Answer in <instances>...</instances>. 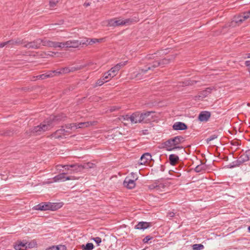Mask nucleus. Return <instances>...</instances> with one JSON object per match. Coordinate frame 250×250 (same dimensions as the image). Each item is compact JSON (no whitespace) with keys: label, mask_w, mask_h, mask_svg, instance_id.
<instances>
[{"label":"nucleus","mask_w":250,"mask_h":250,"mask_svg":"<svg viewBox=\"0 0 250 250\" xmlns=\"http://www.w3.org/2000/svg\"><path fill=\"white\" fill-rule=\"evenodd\" d=\"M60 119L59 116H50L49 118L43 121L40 125L35 126L33 128L27 130L25 133L28 137L31 135L36 136L40 135L44 132L50 130L53 126L54 123Z\"/></svg>","instance_id":"nucleus-1"},{"label":"nucleus","mask_w":250,"mask_h":250,"mask_svg":"<svg viewBox=\"0 0 250 250\" xmlns=\"http://www.w3.org/2000/svg\"><path fill=\"white\" fill-rule=\"evenodd\" d=\"M184 141V137L181 136H177L164 142L163 144V147L168 151H173L175 149H182L183 147L179 146V145Z\"/></svg>","instance_id":"nucleus-2"},{"label":"nucleus","mask_w":250,"mask_h":250,"mask_svg":"<svg viewBox=\"0 0 250 250\" xmlns=\"http://www.w3.org/2000/svg\"><path fill=\"white\" fill-rule=\"evenodd\" d=\"M131 20L130 19L123 20L122 19H113L108 21V24L111 26H119L121 25H127L131 23Z\"/></svg>","instance_id":"nucleus-3"},{"label":"nucleus","mask_w":250,"mask_h":250,"mask_svg":"<svg viewBox=\"0 0 250 250\" xmlns=\"http://www.w3.org/2000/svg\"><path fill=\"white\" fill-rule=\"evenodd\" d=\"M160 66V63L159 61L153 62L151 65L146 66L145 69H141L139 70V72L135 75V77L138 79H141L142 76L146 74L147 72L149 70H153L154 68Z\"/></svg>","instance_id":"nucleus-4"},{"label":"nucleus","mask_w":250,"mask_h":250,"mask_svg":"<svg viewBox=\"0 0 250 250\" xmlns=\"http://www.w3.org/2000/svg\"><path fill=\"white\" fill-rule=\"evenodd\" d=\"M250 18V10L244 12L241 14L234 17L233 21L238 25L241 24L243 21Z\"/></svg>","instance_id":"nucleus-5"},{"label":"nucleus","mask_w":250,"mask_h":250,"mask_svg":"<svg viewBox=\"0 0 250 250\" xmlns=\"http://www.w3.org/2000/svg\"><path fill=\"white\" fill-rule=\"evenodd\" d=\"M64 126H62V128L57 130L56 132L51 135L52 138L59 139L62 138V136H65L70 134L71 132L69 130H65L63 128Z\"/></svg>","instance_id":"nucleus-6"},{"label":"nucleus","mask_w":250,"mask_h":250,"mask_svg":"<svg viewBox=\"0 0 250 250\" xmlns=\"http://www.w3.org/2000/svg\"><path fill=\"white\" fill-rule=\"evenodd\" d=\"M155 112L153 111L141 112L143 124H146L151 122L153 118V114Z\"/></svg>","instance_id":"nucleus-7"},{"label":"nucleus","mask_w":250,"mask_h":250,"mask_svg":"<svg viewBox=\"0 0 250 250\" xmlns=\"http://www.w3.org/2000/svg\"><path fill=\"white\" fill-rule=\"evenodd\" d=\"M42 39H37L33 42H29L24 45V47L27 48L38 49L42 45Z\"/></svg>","instance_id":"nucleus-8"},{"label":"nucleus","mask_w":250,"mask_h":250,"mask_svg":"<svg viewBox=\"0 0 250 250\" xmlns=\"http://www.w3.org/2000/svg\"><path fill=\"white\" fill-rule=\"evenodd\" d=\"M66 173H60L54 177V181L55 182L59 181H65L66 180H73L76 179V178L73 176H65Z\"/></svg>","instance_id":"nucleus-9"},{"label":"nucleus","mask_w":250,"mask_h":250,"mask_svg":"<svg viewBox=\"0 0 250 250\" xmlns=\"http://www.w3.org/2000/svg\"><path fill=\"white\" fill-rule=\"evenodd\" d=\"M131 124H143L142 120L141 112L140 111L135 112L132 114Z\"/></svg>","instance_id":"nucleus-10"},{"label":"nucleus","mask_w":250,"mask_h":250,"mask_svg":"<svg viewBox=\"0 0 250 250\" xmlns=\"http://www.w3.org/2000/svg\"><path fill=\"white\" fill-rule=\"evenodd\" d=\"M134 180H132L130 176H127L124 181V186L128 189H132L135 188L136 184Z\"/></svg>","instance_id":"nucleus-11"},{"label":"nucleus","mask_w":250,"mask_h":250,"mask_svg":"<svg viewBox=\"0 0 250 250\" xmlns=\"http://www.w3.org/2000/svg\"><path fill=\"white\" fill-rule=\"evenodd\" d=\"M213 87H208L206 89L203 90L201 92H200L198 96L196 97L198 98V99H202L206 97H207L210 93H211L212 90L214 89Z\"/></svg>","instance_id":"nucleus-12"},{"label":"nucleus","mask_w":250,"mask_h":250,"mask_svg":"<svg viewBox=\"0 0 250 250\" xmlns=\"http://www.w3.org/2000/svg\"><path fill=\"white\" fill-rule=\"evenodd\" d=\"M82 43L83 44V43H82V42H80L78 40H69L66 42H65V44L66 45V47H72V48H76L78 47Z\"/></svg>","instance_id":"nucleus-13"},{"label":"nucleus","mask_w":250,"mask_h":250,"mask_svg":"<svg viewBox=\"0 0 250 250\" xmlns=\"http://www.w3.org/2000/svg\"><path fill=\"white\" fill-rule=\"evenodd\" d=\"M151 155L149 153H145L142 155L141 158L140 159V165H145L149 161L152 160Z\"/></svg>","instance_id":"nucleus-14"},{"label":"nucleus","mask_w":250,"mask_h":250,"mask_svg":"<svg viewBox=\"0 0 250 250\" xmlns=\"http://www.w3.org/2000/svg\"><path fill=\"white\" fill-rule=\"evenodd\" d=\"M57 169H60V167H64L65 168V169L66 170H70V168H73L74 169L73 170H71V172L70 173H72V171H73V172H79V167H78V165L77 164H75V165H58L57 166Z\"/></svg>","instance_id":"nucleus-15"},{"label":"nucleus","mask_w":250,"mask_h":250,"mask_svg":"<svg viewBox=\"0 0 250 250\" xmlns=\"http://www.w3.org/2000/svg\"><path fill=\"white\" fill-rule=\"evenodd\" d=\"M151 227V223L146 222H140L135 226V229L144 230Z\"/></svg>","instance_id":"nucleus-16"},{"label":"nucleus","mask_w":250,"mask_h":250,"mask_svg":"<svg viewBox=\"0 0 250 250\" xmlns=\"http://www.w3.org/2000/svg\"><path fill=\"white\" fill-rule=\"evenodd\" d=\"M33 209L38 210H49V202H42L33 207Z\"/></svg>","instance_id":"nucleus-17"},{"label":"nucleus","mask_w":250,"mask_h":250,"mask_svg":"<svg viewBox=\"0 0 250 250\" xmlns=\"http://www.w3.org/2000/svg\"><path fill=\"white\" fill-rule=\"evenodd\" d=\"M7 45L9 47H13L15 46L19 45L20 44H22L24 43L23 40H21L20 39H16V40H11L8 41H7Z\"/></svg>","instance_id":"nucleus-18"},{"label":"nucleus","mask_w":250,"mask_h":250,"mask_svg":"<svg viewBox=\"0 0 250 250\" xmlns=\"http://www.w3.org/2000/svg\"><path fill=\"white\" fill-rule=\"evenodd\" d=\"M172 127L173 129L175 130H183L187 129V125L184 123L178 122L174 124Z\"/></svg>","instance_id":"nucleus-19"},{"label":"nucleus","mask_w":250,"mask_h":250,"mask_svg":"<svg viewBox=\"0 0 250 250\" xmlns=\"http://www.w3.org/2000/svg\"><path fill=\"white\" fill-rule=\"evenodd\" d=\"M27 242L24 241H18L14 246L16 250H25L27 249Z\"/></svg>","instance_id":"nucleus-20"},{"label":"nucleus","mask_w":250,"mask_h":250,"mask_svg":"<svg viewBox=\"0 0 250 250\" xmlns=\"http://www.w3.org/2000/svg\"><path fill=\"white\" fill-rule=\"evenodd\" d=\"M210 116V113L208 111L202 112L198 116V119L201 122L207 121Z\"/></svg>","instance_id":"nucleus-21"},{"label":"nucleus","mask_w":250,"mask_h":250,"mask_svg":"<svg viewBox=\"0 0 250 250\" xmlns=\"http://www.w3.org/2000/svg\"><path fill=\"white\" fill-rule=\"evenodd\" d=\"M95 166V165L90 162H88L86 163H84L83 165H78V167H79V171H81L83 169H88L94 168Z\"/></svg>","instance_id":"nucleus-22"},{"label":"nucleus","mask_w":250,"mask_h":250,"mask_svg":"<svg viewBox=\"0 0 250 250\" xmlns=\"http://www.w3.org/2000/svg\"><path fill=\"white\" fill-rule=\"evenodd\" d=\"M94 125V122H86L76 123V129L84 128Z\"/></svg>","instance_id":"nucleus-23"},{"label":"nucleus","mask_w":250,"mask_h":250,"mask_svg":"<svg viewBox=\"0 0 250 250\" xmlns=\"http://www.w3.org/2000/svg\"><path fill=\"white\" fill-rule=\"evenodd\" d=\"M62 203H49V210L54 211L62 207Z\"/></svg>","instance_id":"nucleus-24"},{"label":"nucleus","mask_w":250,"mask_h":250,"mask_svg":"<svg viewBox=\"0 0 250 250\" xmlns=\"http://www.w3.org/2000/svg\"><path fill=\"white\" fill-rule=\"evenodd\" d=\"M179 160V158L177 155L175 154H170L169 156V163L172 166H174L176 164H177Z\"/></svg>","instance_id":"nucleus-25"},{"label":"nucleus","mask_w":250,"mask_h":250,"mask_svg":"<svg viewBox=\"0 0 250 250\" xmlns=\"http://www.w3.org/2000/svg\"><path fill=\"white\" fill-rule=\"evenodd\" d=\"M250 151H247L245 153L242 154L239 157V159L241 160L243 163H244L248 161L250 159Z\"/></svg>","instance_id":"nucleus-26"},{"label":"nucleus","mask_w":250,"mask_h":250,"mask_svg":"<svg viewBox=\"0 0 250 250\" xmlns=\"http://www.w3.org/2000/svg\"><path fill=\"white\" fill-rule=\"evenodd\" d=\"M173 58L171 57L169 58H165L163 60H160L159 61L160 63V66H164L166 64H168L170 61L172 60Z\"/></svg>","instance_id":"nucleus-27"},{"label":"nucleus","mask_w":250,"mask_h":250,"mask_svg":"<svg viewBox=\"0 0 250 250\" xmlns=\"http://www.w3.org/2000/svg\"><path fill=\"white\" fill-rule=\"evenodd\" d=\"M94 247V245L92 243H88L85 245H83L82 246V250H92Z\"/></svg>","instance_id":"nucleus-28"},{"label":"nucleus","mask_w":250,"mask_h":250,"mask_svg":"<svg viewBox=\"0 0 250 250\" xmlns=\"http://www.w3.org/2000/svg\"><path fill=\"white\" fill-rule=\"evenodd\" d=\"M13 134V131L8 129L4 131H0V135L9 136Z\"/></svg>","instance_id":"nucleus-29"},{"label":"nucleus","mask_w":250,"mask_h":250,"mask_svg":"<svg viewBox=\"0 0 250 250\" xmlns=\"http://www.w3.org/2000/svg\"><path fill=\"white\" fill-rule=\"evenodd\" d=\"M76 123H72L65 125V130H69L71 132L72 130L76 129Z\"/></svg>","instance_id":"nucleus-30"},{"label":"nucleus","mask_w":250,"mask_h":250,"mask_svg":"<svg viewBox=\"0 0 250 250\" xmlns=\"http://www.w3.org/2000/svg\"><path fill=\"white\" fill-rule=\"evenodd\" d=\"M206 169V166L203 164H201L197 166L195 168H194L195 171L196 172H200L202 171L203 170H205Z\"/></svg>","instance_id":"nucleus-31"},{"label":"nucleus","mask_w":250,"mask_h":250,"mask_svg":"<svg viewBox=\"0 0 250 250\" xmlns=\"http://www.w3.org/2000/svg\"><path fill=\"white\" fill-rule=\"evenodd\" d=\"M192 249L193 250H202L204 248V246L203 245L200 244H194L192 246Z\"/></svg>","instance_id":"nucleus-32"},{"label":"nucleus","mask_w":250,"mask_h":250,"mask_svg":"<svg viewBox=\"0 0 250 250\" xmlns=\"http://www.w3.org/2000/svg\"><path fill=\"white\" fill-rule=\"evenodd\" d=\"M86 66V65H80L78 66H72L70 67V71L71 72H74L77 70H81L84 67H85Z\"/></svg>","instance_id":"nucleus-33"},{"label":"nucleus","mask_w":250,"mask_h":250,"mask_svg":"<svg viewBox=\"0 0 250 250\" xmlns=\"http://www.w3.org/2000/svg\"><path fill=\"white\" fill-rule=\"evenodd\" d=\"M113 77L112 76V73H110L109 71L106 73H104L103 77V80H104V81H107V79H110Z\"/></svg>","instance_id":"nucleus-34"},{"label":"nucleus","mask_w":250,"mask_h":250,"mask_svg":"<svg viewBox=\"0 0 250 250\" xmlns=\"http://www.w3.org/2000/svg\"><path fill=\"white\" fill-rule=\"evenodd\" d=\"M127 61H125L117 63L116 65H115V69H117L119 71L122 67L125 65L127 64Z\"/></svg>","instance_id":"nucleus-35"},{"label":"nucleus","mask_w":250,"mask_h":250,"mask_svg":"<svg viewBox=\"0 0 250 250\" xmlns=\"http://www.w3.org/2000/svg\"><path fill=\"white\" fill-rule=\"evenodd\" d=\"M131 118H132V114L131 115L126 114L125 115H123L121 117V120H123V121H130V122L131 123Z\"/></svg>","instance_id":"nucleus-36"},{"label":"nucleus","mask_w":250,"mask_h":250,"mask_svg":"<svg viewBox=\"0 0 250 250\" xmlns=\"http://www.w3.org/2000/svg\"><path fill=\"white\" fill-rule=\"evenodd\" d=\"M109 71L110 73H112V76L114 77L117 74L119 71L117 69H115V67L114 66V67H112L109 70Z\"/></svg>","instance_id":"nucleus-37"},{"label":"nucleus","mask_w":250,"mask_h":250,"mask_svg":"<svg viewBox=\"0 0 250 250\" xmlns=\"http://www.w3.org/2000/svg\"><path fill=\"white\" fill-rule=\"evenodd\" d=\"M217 137H218L217 135L213 134L206 139V142L207 143H209V142L214 140L215 139H216Z\"/></svg>","instance_id":"nucleus-38"},{"label":"nucleus","mask_w":250,"mask_h":250,"mask_svg":"<svg viewBox=\"0 0 250 250\" xmlns=\"http://www.w3.org/2000/svg\"><path fill=\"white\" fill-rule=\"evenodd\" d=\"M62 74H66L71 72L70 67H66L61 68Z\"/></svg>","instance_id":"nucleus-39"},{"label":"nucleus","mask_w":250,"mask_h":250,"mask_svg":"<svg viewBox=\"0 0 250 250\" xmlns=\"http://www.w3.org/2000/svg\"><path fill=\"white\" fill-rule=\"evenodd\" d=\"M42 44L43 46L49 47V44H50L49 42H50V41L42 39Z\"/></svg>","instance_id":"nucleus-40"},{"label":"nucleus","mask_w":250,"mask_h":250,"mask_svg":"<svg viewBox=\"0 0 250 250\" xmlns=\"http://www.w3.org/2000/svg\"><path fill=\"white\" fill-rule=\"evenodd\" d=\"M49 43V47L57 48L58 46L57 42H52L50 41Z\"/></svg>","instance_id":"nucleus-41"},{"label":"nucleus","mask_w":250,"mask_h":250,"mask_svg":"<svg viewBox=\"0 0 250 250\" xmlns=\"http://www.w3.org/2000/svg\"><path fill=\"white\" fill-rule=\"evenodd\" d=\"M36 78L37 79H39V80H40V79L43 80V79L48 78L47 77V74H46V73L44 74H42L38 75L36 77Z\"/></svg>","instance_id":"nucleus-42"},{"label":"nucleus","mask_w":250,"mask_h":250,"mask_svg":"<svg viewBox=\"0 0 250 250\" xmlns=\"http://www.w3.org/2000/svg\"><path fill=\"white\" fill-rule=\"evenodd\" d=\"M107 81H104V80H103V78L102 79H99L96 82V84L99 86H101L103 85L105 82H107Z\"/></svg>","instance_id":"nucleus-43"},{"label":"nucleus","mask_w":250,"mask_h":250,"mask_svg":"<svg viewBox=\"0 0 250 250\" xmlns=\"http://www.w3.org/2000/svg\"><path fill=\"white\" fill-rule=\"evenodd\" d=\"M92 239L93 240H94L98 244V245H99V244L102 242V239L99 237H97L93 238H92Z\"/></svg>","instance_id":"nucleus-44"},{"label":"nucleus","mask_w":250,"mask_h":250,"mask_svg":"<svg viewBox=\"0 0 250 250\" xmlns=\"http://www.w3.org/2000/svg\"><path fill=\"white\" fill-rule=\"evenodd\" d=\"M53 72L54 76H58L62 74L61 69H58L56 70H53Z\"/></svg>","instance_id":"nucleus-45"},{"label":"nucleus","mask_w":250,"mask_h":250,"mask_svg":"<svg viewBox=\"0 0 250 250\" xmlns=\"http://www.w3.org/2000/svg\"><path fill=\"white\" fill-rule=\"evenodd\" d=\"M58 47L59 48H64L66 47V45L65 44V42H58Z\"/></svg>","instance_id":"nucleus-46"},{"label":"nucleus","mask_w":250,"mask_h":250,"mask_svg":"<svg viewBox=\"0 0 250 250\" xmlns=\"http://www.w3.org/2000/svg\"><path fill=\"white\" fill-rule=\"evenodd\" d=\"M236 161H235L232 162L231 163H230L229 165V167L230 168H233L236 167H238V164H236Z\"/></svg>","instance_id":"nucleus-47"},{"label":"nucleus","mask_w":250,"mask_h":250,"mask_svg":"<svg viewBox=\"0 0 250 250\" xmlns=\"http://www.w3.org/2000/svg\"><path fill=\"white\" fill-rule=\"evenodd\" d=\"M152 239V237L150 236H146L145 238H144L143 241L144 243H147L148 241Z\"/></svg>","instance_id":"nucleus-48"},{"label":"nucleus","mask_w":250,"mask_h":250,"mask_svg":"<svg viewBox=\"0 0 250 250\" xmlns=\"http://www.w3.org/2000/svg\"><path fill=\"white\" fill-rule=\"evenodd\" d=\"M130 174H131L130 177H131V178H132V179H131L132 180H134V181H136L137 180L138 177L137 176L136 174L132 172V173H131Z\"/></svg>","instance_id":"nucleus-49"},{"label":"nucleus","mask_w":250,"mask_h":250,"mask_svg":"<svg viewBox=\"0 0 250 250\" xmlns=\"http://www.w3.org/2000/svg\"><path fill=\"white\" fill-rule=\"evenodd\" d=\"M55 247H58V250H66V247L64 245L57 246H55Z\"/></svg>","instance_id":"nucleus-50"},{"label":"nucleus","mask_w":250,"mask_h":250,"mask_svg":"<svg viewBox=\"0 0 250 250\" xmlns=\"http://www.w3.org/2000/svg\"><path fill=\"white\" fill-rule=\"evenodd\" d=\"M46 74H47V78H51L54 76L53 71H48L46 72Z\"/></svg>","instance_id":"nucleus-51"},{"label":"nucleus","mask_w":250,"mask_h":250,"mask_svg":"<svg viewBox=\"0 0 250 250\" xmlns=\"http://www.w3.org/2000/svg\"><path fill=\"white\" fill-rule=\"evenodd\" d=\"M58 2V0H51L50 1V6L52 7L54 6Z\"/></svg>","instance_id":"nucleus-52"},{"label":"nucleus","mask_w":250,"mask_h":250,"mask_svg":"<svg viewBox=\"0 0 250 250\" xmlns=\"http://www.w3.org/2000/svg\"><path fill=\"white\" fill-rule=\"evenodd\" d=\"M199 82V81L192 80L188 83V84L193 85V84L197 83Z\"/></svg>","instance_id":"nucleus-53"},{"label":"nucleus","mask_w":250,"mask_h":250,"mask_svg":"<svg viewBox=\"0 0 250 250\" xmlns=\"http://www.w3.org/2000/svg\"><path fill=\"white\" fill-rule=\"evenodd\" d=\"M34 244L33 243H31V242L28 243L27 242V249L33 248V247H34Z\"/></svg>","instance_id":"nucleus-54"},{"label":"nucleus","mask_w":250,"mask_h":250,"mask_svg":"<svg viewBox=\"0 0 250 250\" xmlns=\"http://www.w3.org/2000/svg\"><path fill=\"white\" fill-rule=\"evenodd\" d=\"M96 42H98V40L96 39H91V41L89 42L88 44H92Z\"/></svg>","instance_id":"nucleus-55"},{"label":"nucleus","mask_w":250,"mask_h":250,"mask_svg":"<svg viewBox=\"0 0 250 250\" xmlns=\"http://www.w3.org/2000/svg\"><path fill=\"white\" fill-rule=\"evenodd\" d=\"M175 215V213L173 212H169L167 214V216L169 217V218L173 217Z\"/></svg>","instance_id":"nucleus-56"},{"label":"nucleus","mask_w":250,"mask_h":250,"mask_svg":"<svg viewBox=\"0 0 250 250\" xmlns=\"http://www.w3.org/2000/svg\"><path fill=\"white\" fill-rule=\"evenodd\" d=\"M7 45V42H0V48L3 47L4 46Z\"/></svg>","instance_id":"nucleus-57"},{"label":"nucleus","mask_w":250,"mask_h":250,"mask_svg":"<svg viewBox=\"0 0 250 250\" xmlns=\"http://www.w3.org/2000/svg\"><path fill=\"white\" fill-rule=\"evenodd\" d=\"M58 250V247H55V246H52L51 247H50V248L46 249V250Z\"/></svg>","instance_id":"nucleus-58"},{"label":"nucleus","mask_w":250,"mask_h":250,"mask_svg":"<svg viewBox=\"0 0 250 250\" xmlns=\"http://www.w3.org/2000/svg\"><path fill=\"white\" fill-rule=\"evenodd\" d=\"M236 163L238 164V167L239 166H240L241 165H242V164H243L242 163V162L241 161V160H240V159H239V158H238V160H236Z\"/></svg>","instance_id":"nucleus-59"},{"label":"nucleus","mask_w":250,"mask_h":250,"mask_svg":"<svg viewBox=\"0 0 250 250\" xmlns=\"http://www.w3.org/2000/svg\"><path fill=\"white\" fill-rule=\"evenodd\" d=\"M119 108L117 107V106H112L110 108V111H115V110L119 109Z\"/></svg>","instance_id":"nucleus-60"},{"label":"nucleus","mask_w":250,"mask_h":250,"mask_svg":"<svg viewBox=\"0 0 250 250\" xmlns=\"http://www.w3.org/2000/svg\"><path fill=\"white\" fill-rule=\"evenodd\" d=\"M245 64L247 66H249L250 67V61H246Z\"/></svg>","instance_id":"nucleus-61"},{"label":"nucleus","mask_w":250,"mask_h":250,"mask_svg":"<svg viewBox=\"0 0 250 250\" xmlns=\"http://www.w3.org/2000/svg\"><path fill=\"white\" fill-rule=\"evenodd\" d=\"M164 187V186L162 184H160L158 186H156L155 187H153L154 188H156L157 189H158L160 187Z\"/></svg>","instance_id":"nucleus-62"},{"label":"nucleus","mask_w":250,"mask_h":250,"mask_svg":"<svg viewBox=\"0 0 250 250\" xmlns=\"http://www.w3.org/2000/svg\"><path fill=\"white\" fill-rule=\"evenodd\" d=\"M244 58H250V53L246 54V56L244 57Z\"/></svg>","instance_id":"nucleus-63"},{"label":"nucleus","mask_w":250,"mask_h":250,"mask_svg":"<svg viewBox=\"0 0 250 250\" xmlns=\"http://www.w3.org/2000/svg\"><path fill=\"white\" fill-rule=\"evenodd\" d=\"M83 5L85 6V7H87L88 6L90 5V3L89 2H85L83 4Z\"/></svg>","instance_id":"nucleus-64"}]
</instances>
